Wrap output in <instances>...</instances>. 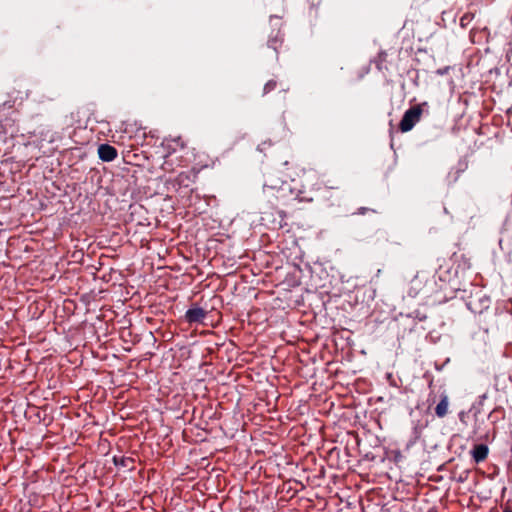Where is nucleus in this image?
Segmentation results:
<instances>
[{"instance_id": "4", "label": "nucleus", "mask_w": 512, "mask_h": 512, "mask_svg": "<svg viewBox=\"0 0 512 512\" xmlns=\"http://www.w3.org/2000/svg\"><path fill=\"white\" fill-rule=\"evenodd\" d=\"M208 312L207 310L197 306L193 305L191 308H189L185 313V320L189 324L194 323H202L204 319L206 318Z\"/></svg>"}, {"instance_id": "13", "label": "nucleus", "mask_w": 512, "mask_h": 512, "mask_svg": "<svg viewBox=\"0 0 512 512\" xmlns=\"http://www.w3.org/2000/svg\"><path fill=\"white\" fill-rule=\"evenodd\" d=\"M503 512H512L511 509H505Z\"/></svg>"}, {"instance_id": "3", "label": "nucleus", "mask_w": 512, "mask_h": 512, "mask_svg": "<svg viewBox=\"0 0 512 512\" xmlns=\"http://www.w3.org/2000/svg\"><path fill=\"white\" fill-rule=\"evenodd\" d=\"M269 22L270 25L273 27V30L269 35L267 43L268 46L277 53L278 47L282 45L284 37V34L281 31L282 19L278 16H271Z\"/></svg>"}, {"instance_id": "12", "label": "nucleus", "mask_w": 512, "mask_h": 512, "mask_svg": "<svg viewBox=\"0 0 512 512\" xmlns=\"http://www.w3.org/2000/svg\"><path fill=\"white\" fill-rule=\"evenodd\" d=\"M367 210H368L367 208L361 207V208L358 210V214H365V212H366Z\"/></svg>"}, {"instance_id": "8", "label": "nucleus", "mask_w": 512, "mask_h": 512, "mask_svg": "<svg viewBox=\"0 0 512 512\" xmlns=\"http://www.w3.org/2000/svg\"><path fill=\"white\" fill-rule=\"evenodd\" d=\"M386 58L387 53L385 51H380L376 60V66L379 70L387 69V67L384 65Z\"/></svg>"}, {"instance_id": "6", "label": "nucleus", "mask_w": 512, "mask_h": 512, "mask_svg": "<svg viewBox=\"0 0 512 512\" xmlns=\"http://www.w3.org/2000/svg\"><path fill=\"white\" fill-rule=\"evenodd\" d=\"M489 448L485 444H477L473 447L471 455L473 460L478 464L486 460L488 457Z\"/></svg>"}, {"instance_id": "5", "label": "nucleus", "mask_w": 512, "mask_h": 512, "mask_svg": "<svg viewBox=\"0 0 512 512\" xmlns=\"http://www.w3.org/2000/svg\"><path fill=\"white\" fill-rule=\"evenodd\" d=\"M117 155V149L109 144H101L98 147V156L102 161L111 162Z\"/></svg>"}, {"instance_id": "2", "label": "nucleus", "mask_w": 512, "mask_h": 512, "mask_svg": "<svg viewBox=\"0 0 512 512\" xmlns=\"http://www.w3.org/2000/svg\"><path fill=\"white\" fill-rule=\"evenodd\" d=\"M437 397H439V402L435 407V414L439 418H444L448 414L449 395L443 387H440L437 391L431 390L428 396L430 405L436 402Z\"/></svg>"}, {"instance_id": "11", "label": "nucleus", "mask_w": 512, "mask_h": 512, "mask_svg": "<svg viewBox=\"0 0 512 512\" xmlns=\"http://www.w3.org/2000/svg\"><path fill=\"white\" fill-rule=\"evenodd\" d=\"M501 409L500 408H495L488 416L489 419L492 420V422H496L497 418L495 416L496 413H498Z\"/></svg>"}, {"instance_id": "10", "label": "nucleus", "mask_w": 512, "mask_h": 512, "mask_svg": "<svg viewBox=\"0 0 512 512\" xmlns=\"http://www.w3.org/2000/svg\"><path fill=\"white\" fill-rule=\"evenodd\" d=\"M264 186L271 189H276L279 187V184L278 182L274 181L272 175L268 174L265 178Z\"/></svg>"}, {"instance_id": "1", "label": "nucleus", "mask_w": 512, "mask_h": 512, "mask_svg": "<svg viewBox=\"0 0 512 512\" xmlns=\"http://www.w3.org/2000/svg\"><path fill=\"white\" fill-rule=\"evenodd\" d=\"M424 107H428L427 102L413 105L405 111L399 123V129L401 132L406 133L413 129V127L420 121Z\"/></svg>"}, {"instance_id": "9", "label": "nucleus", "mask_w": 512, "mask_h": 512, "mask_svg": "<svg viewBox=\"0 0 512 512\" xmlns=\"http://www.w3.org/2000/svg\"><path fill=\"white\" fill-rule=\"evenodd\" d=\"M277 87L276 80H269L263 87V95H266L270 93L271 91L275 90Z\"/></svg>"}, {"instance_id": "7", "label": "nucleus", "mask_w": 512, "mask_h": 512, "mask_svg": "<svg viewBox=\"0 0 512 512\" xmlns=\"http://www.w3.org/2000/svg\"><path fill=\"white\" fill-rule=\"evenodd\" d=\"M114 462L116 465H120L123 467H126L130 470L134 468V459L130 457H122L120 460H118L116 457L114 458Z\"/></svg>"}]
</instances>
